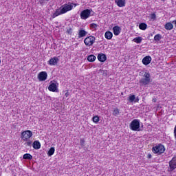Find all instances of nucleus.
Masks as SVG:
<instances>
[{
	"instance_id": "obj_1",
	"label": "nucleus",
	"mask_w": 176,
	"mask_h": 176,
	"mask_svg": "<svg viewBox=\"0 0 176 176\" xmlns=\"http://www.w3.org/2000/svg\"><path fill=\"white\" fill-rule=\"evenodd\" d=\"M74 6L72 5H64L63 6L60 7L59 9H57L56 12L52 14V19H56L60 14H64L69 10H72Z\"/></svg>"
},
{
	"instance_id": "obj_2",
	"label": "nucleus",
	"mask_w": 176,
	"mask_h": 176,
	"mask_svg": "<svg viewBox=\"0 0 176 176\" xmlns=\"http://www.w3.org/2000/svg\"><path fill=\"white\" fill-rule=\"evenodd\" d=\"M152 79H151V74L149 72H145L143 77L140 80L139 83L140 86L146 87L151 85Z\"/></svg>"
},
{
	"instance_id": "obj_3",
	"label": "nucleus",
	"mask_w": 176,
	"mask_h": 176,
	"mask_svg": "<svg viewBox=\"0 0 176 176\" xmlns=\"http://www.w3.org/2000/svg\"><path fill=\"white\" fill-rule=\"evenodd\" d=\"M165 151L166 148H164V146L162 144H158L152 148V151L153 153H157V155H162V153H164Z\"/></svg>"
},
{
	"instance_id": "obj_4",
	"label": "nucleus",
	"mask_w": 176,
	"mask_h": 176,
	"mask_svg": "<svg viewBox=\"0 0 176 176\" xmlns=\"http://www.w3.org/2000/svg\"><path fill=\"white\" fill-rule=\"evenodd\" d=\"M129 126L133 131H141V129H140V120L138 119L132 120Z\"/></svg>"
},
{
	"instance_id": "obj_5",
	"label": "nucleus",
	"mask_w": 176,
	"mask_h": 176,
	"mask_svg": "<svg viewBox=\"0 0 176 176\" xmlns=\"http://www.w3.org/2000/svg\"><path fill=\"white\" fill-rule=\"evenodd\" d=\"M91 12H93V10L91 9H86L82 10L80 14V19H82V20H87V19L91 16Z\"/></svg>"
},
{
	"instance_id": "obj_6",
	"label": "nucleus",
	"mask_w": 176,
	"mask_h": 176,
	"mask_svg": "<svg viewBox=\"0 0 176 176\" xmlns=\"http://www.w3.org/2000/svg\"><path fill=\"white\" fill-rule=\"evenodd\" d=\"M31 137H32V131L30 130L23 131L21 134V140L25 142L28 141V140L31 138Z\"/></svg>"
},
{
	"instance_id": "obj_7",
	"label": "nucleus",
	"mask_w": 176,
	"mask_h": 176,
	"mask_svg": "<svg viewBox=\"0 0 176 176\" xmlns=\"http://www.w3.org/2000/svg\"><path fill=\"white\" fill-rule=\"evenodd\" d=\"M58 83L54 80V82L51 81L48 90L50 91H52L53 93H58Z\"/></svg>"
},
{
	"instance_id": "obj_8",
	"label": "nucleus",
	"mask_w": 176,
	"mask_h": 176,
	"mask_svg": "<svg viewBox=\"0 0 176 176\" xmlns=\"http://www.w3.org/2000/svg\"><path fill=\"white\" fill-rule=\"evenodd\" d=\"M94 42H96V37L93 36H87L84 40V43L86 46H92V45L94 44Z\"/></svg>"
},
{
	"instance_id": "obj_9",
	"label": "nucleus",
	"mask_w": 176,
	"mask_h": 176,
	"mask_svg": "<svg viewBox=\"0 0 176 176\" xmlns=\"http://www.w3.org/2000/svg\"><path fill=\"white\" fill-rule=\"evenodd\" d=\"M37 78L40 82H43L47 79V73L46 72H41L38 74Z\"/></svg>"
},
{
	"instance_id": "obj_10",
	"label": "nucleus",
	"mask_w": 176,
	"mask_h": 176,
	"mask_svg": "<svg viewBox=\"0 0 176 176\" xmlns=\"http://www.w3.org/2000/svg\"><path fill=\"white\" fill-rule=\"evenodd\" d=\"M176 168V157H174L170 162H169V170L168 171H174Z\"/></svg>"
},
{
	"instance_id": "obj_11",
	"label": "nucleus",
	"mask_w": 176,
	"mask_h": 176,
	"mask_svg": "<svg viewBox=\"0 0 176 176\" xmlns=\"http://www.w3.org/2000/svg\"><path fill=\"white\" fill-rule=\"evenodd\" d=\"M59 61H60V59L58 58V57L55 56V57L51 58L47 63L49 65H57Z\"/></svg>"
},
{
	"instance_id": "obj_12",
	"label": "nucleus",
	"mask_w": 176,
	"mask_h": 176,
	"mask_svg": "<svg viewBox=\"0 0 176 176\" xmlns=\"http://www.w3.org/2000/svg\"><path fill=\"white\" fill-rule=\"evenodd\" d=\"M151 61H152V57L150 56H146L142 59L144 65H149V64H151Z\"/></svg>"
},
{
	"instance_id": "obj_13",
	"label": "nucleus",
	"mask_w": 176,
	"mask_h": 176,
	"mask_svg": "<svg viewBox=\"0 0 176 176\" xmlns=\"http://www.w3.org/2000/svg\"><path fill=\"white\" fill-rule=\"evenodd\" d=\"M121 31H122V28H120V27H119L118 25H116L113 28V32L116 36L119 35Z\"/></svg>"
},
{
	"instance_id": "obj_14",
	"label": "nucleus",
	"mask_w": 176,
	"mask_h": 176,
	"mask_svg": "<svg viewBox=\"0 0 176 176\" xmlns=\"http://www.w3.org/2000/svg\"><path fill=\"white\" fill-rule=\"evenodd\" d=\"M98 60L100 61V63H104L107 60V55L105 54H99L98 55Z\"/></svg>"
},
{
	"instance_id": "obj_15",
	"label": "nucleus",
	"mask_w": 176,
	"mask_h": 176,
	"mask_svg": "<svg viewBox=\"0 0 176 176\" xmlns=\"http://www.w3.org/2000/svg\"><path fill=\"white\" fill-rule=\"evenodd\" d=\"M116 3H117L119 8H123L126 6V0H116Z\"/></svg>"
},
{
	"instance_id": "obj_16",
	"label": "nucleus",
	"mask_w": 176,
	"mask_h": 176,
	"mask_svg": "<svg viewBox=\"0 0 176 176\" xmlns=\"http://www.w3.org/2000/svg\"><path fill=\"white\" fill-rule=\"evenodd\" d=\"M165 30H167V31H171L174 28V25L170 22H168L164 25Z\"/></svg>"
},
{
	"instance_id": "obj_17",
	"label": "nucleus",
	"mask_w": 176,
	"mask_h": 176,
	"mask_svg": "<svg viewBox=\"0 0 176 176\" xmlns=\"http://www.w3.org/2000/svg\"><path fill=\"white\" fill-rule=\"evenodd\" d=\"M87 35V32H86L85 30L80 29L78 30V38H83Z\"/></svg>"
},
{
	"instance_id": "obj_18",
	"label": "nucleus",
	"mask_w": 176,
	"mask_h": 176,
	"mask_svg": "<svg viewBox=\"0 0 176 176\" xmlns=\"http://www.w3.org/2000/svg\"><path fill=\"white\" fill-rule=\"evenodd\" d=\"M34 149H41V142L39 141H34L32 144Z\"/></svg>"
},
{
	"instance_id": "obj_19",
	"label": "nucleus",
	"mask_w": 176,
	"mask_h": 176,
	"mask_svg": "<svg viewBox=\"0 0 176 176\" xmlns=\"http://www.w3.org/2000/svg\"><path fill=\"white\" fill-rule=\"evenodd\" d=\"M104 36H105L106 39H109V40L112 39V37L113 36V34H112L111 32L108 31V32H105Z\"/></svg>"
},
{
	"instance_id": "obj_20",
	"label": "nucleus",
	"mask_w": 176,
	"mask_h": 176,
	"mask_svg": "<svg viewBox=\"0 0 176 176\" xmlns=\"http://www.w3.org/2000/svg\"><path fill=\"white\" fill-rule=\"evenodd\" d=\"M147 27H148V25H146V23H141L139 25L140 30H142V31H145V30H146Z\"/></svg>"
},
{
	"instance_id": "obj_21",
	"label": "nucleus",
	"mask_w": 176,
	"mask_h": 176,
	"mask_svg": "<svg viewBox=\"0 0 176 176\" xmlns=\"http://www.w3.org/2000/svg\"><path fill=\"white\" fill-rule=\"evenodd\" d=\"M23 158L25 159V160H32V155L30 153H26L23 155Z\"/></svg>"
},
{
	"instance_id": "obj_22",
	"label": "nucleus",
	"mask_w": 176,
	"mask_h": 176,
	"mask_svg": "<svg viewBox=\"0 0 176 176\" xmlns=\"http://www.w3.org/2000/svg\"><path fill=\"white\" fill-rule=\"evenodd\" d=\"M55 151L56 149L54 148V147H51L47 153L48 156H53V155H54Z\"/></svg>"
},
{
	"instance_id": "obj_23",
	"label": "nucleus",
	"mask_w": 176,
	"mask_h": 176,
	"mask_svg": "<svg viewBox=\"0 0 176 176\" xmlns=\"http://www.w3.org/2000/svg\"><path fill=\"white\" fill-rule=\"evenodd\" d=\"M87 60L90 63H93V62L96 61V56H94V55H89L87 57Z\"/></svg>"
},
{
	"instance_id": "obj_24",
	"label": "nucleus",
	"mask_w": 176,
	"mask_h": 176,
	"mask_svg": "<svg viewBox=\"0 0 176 176\" xmlns=\"http://www.w3.org/2000/svg\"><path fill=\"white\" fill-rule=\"evenodd\" d=\"M135 100V95L131 94L128 98V100L129 101V102H134Z\"/></svg>"
},
{
	"instance_id": "obj_25",
	"label": "nucleus",
	"mask_w": 176,
	"mask_h": 176,
	"mask_svg": "<svg viewBox=\"0 0 176 176\" xmlns=\"http://www.w3.org/2000/svg\"><path fill=\"white\" fill-rule=\"evenodd\" d=\"M162 39V34H157L154 36V41L159 42Z\"/></svg>"
},
{
	"instance_id": "obj_26",
	"label": "nucleus",
	"mask_w": 176,
	"mask_h": 176,
	"mask_svg": "<svg viewBox=\"0 0 176 176\" xmlns=\"http://www.w3.org/2000/svg\"><path fill=\"white\" fill-rule=\"evenodd\" d=\"M134 42H135V43H141L142 42V37L141 36H138L136 37L133 39Z\"/></svg>"
},
{
	"instance_id": "obj_27",
	"label": "nucleus",
	"mask_w": 176,
	"mask_h": 176,
	"mask_svg": "<svg viewBox=\"0 0 176 176\" xmlns=\"http://www.w3.org/2000/svg\"><path fill=\"white\" fill-rule=\"evenodd\" d=\"M94 123H98L100 122V117L98 116H95L92 118Z\"/></svg>"
},
{
	"instance_id": "obj_28",
	"label": "nucleus",
	"mask_w": 176,
	"mask_h": 176,
	"mask_svg": "<svg viewBox=\"0 0 176 176\" xmlns=\"http://www.w3.org/2000/svg\"><path fill=\"white\" fill-rule=\"evenodd\" d=\"M50 0H39L38 3L41 5V6H43L45 4L47 3Z\"/></svg>"
},
{
	"instance_id": "obj_29",
	"label": "nucleus",
	"mask_w": 176,
	"mask_h": 176,
	"mask_svg": "<svg viewBox=\"0 0 176 176\" xmlns=\"http://www.w3.org/2000/svg\"><path fill=\"white\" fill-rule=\"evenodd\" d=\"M120 111H119V109H115L113 111V116H118V115H119L120 113Z\"/></svg>"
},
{
	"instance_id": "obj_30",
	"label": "nucleus",
	"mask_w": 176,
	"mask_h": 176,
	"mask_svg": "<svg viewBox=\"0 0 176 176\" xmlns=\"http://www.w3.org/2000/svg\"><path fill=\"white\" fill-rule=\"evenodd\" d=\"M90 27L91 28H92V30H97V28L98 27V25L93 23L90 24Z\"/></svg>"
},
{
	"instance_id": "obj_31",
	"label": "nucleus",
	"mask_w": 176,
	"mask_h": 176,
	"mask_svg": "<svg viewBox=\"0 0 176 176\" xmlns=\"http://www.w3.org/2000/svg\"><path fill=\"white\" fill-rule=\"evenodd\" d=\"M25 145L26 146H31L32 145V142L31 140H28L25 143Z\"/></svg>"
},
{
	"instance_id": "obj_32",
	"label": "nucleus",
	"mask_w": 176,
	"mask_h": 176,
	"mask_svg": "<svg viewBox=\"0 0 176 176\" xmlns=\"http://www.w3.org/2000/svg\"><path fill=\"white\" fill-rule=\"evenodd\" d=\"M150 19L151 20H156V14L155 13L151 14L150 16Z\"/></svg>"
},
{
	"instance_id": "obj_33",
	"label": "nucleus",
	"mask_w": 176,
	"mask_h": 176,
	"mask_svg": "<svg viewBox=\"0 0 176 176\" xmlns=\"http://www.w3.org/2000/svg\"><path fill=\"white\" fill-rule=\"evenodd\" d=\"M85 139H80V145H81V146H85Z\"/></svg>"
},
{
	"instance_id": "obj_34",
	"label": "nucleus",
	"mask_w": 176,
	"mask_h": 176,
	"mask_svg": "<svg viewBox=\"0 0 176 176\" xmlns=\"http://www.w3.org/2000/svg\"><path fill=\"white\" fill-rule=\"evenodd\" d=\"M67 32L69 34V35H72V28L67 29Z\"/></svg>"
},
{
	"instance_id": "obj_35",
	"label": "nucleus",
	"mask_w": 176,
	"mask_h": 176,
	"mask_svg": "<svg viewBox=\"0 0 176 176\" xmlns=\"http://www.w3.org/2000/svg\"><path fill=\"white\" fill-rule=\"evenodd\" d=\"M147 159H152V155L151 153L148 154Z\"/></svg>"
},
{
	"instance_id": "obj_36",
	"label": "nucleus",
	"mask_w": 176,
	"mask_h": 176,
	"mask_svg": "<svg viewBox=\"0 0 176 176\" xmlns=\"http://www.w3.org/2000/svg\"><path fill=\"white\" fill-rule=\"evenodd\" d=\"M138 101H140V98H138V97L135 98L134 102H138Z\"/></svg>"
},
{
	"instance_id": "obj_37",
	"label": "nucleus",
	"mask_w": 176,
	"mask_h": 176,
	"mask_svg": "<svg viewBox=\"0 0 176 176\" xmlns=\"http://www.w3.org/2000/svg\"><path fill=\"white\" fill-rule=\"evenodd\" d=\"M152 101H153V102H156V101H157L156 98H154L152 100Z\"/></svg>"
},
{
	"instance_id": "obj_38",
	"label": "nucleus",
	"mask_w": 176,
	"mask_h": 176,
	"mask_svg": "<svg viewBox=\"0 0 176 176\" xmlns=\"http://www.w3.org/2000/svg\"><path fill=\"white\" fill-rule=\"evenodd\" d=\"M65 97H68V96H69V94L68 92L65 93Z\"/></svg>"
},
{
	"instance_id": "obj_39",
	"label": "nucleus",
	"mask_w": 176,
	"mask_h": 176,
	"mask_svg": "<svg viewBox=\"0 0 176 176\" xmlns=\"http://www.w3.org/2000/svg\"><path fill=\"white\" fill-rule=\"evenodd\" d=\"M65 5H67V4H65ZM68 5H72H72H74V3H72V4H68Z\"/></svg>"
},
{
	"instance_id": "obj_40",
	"label": "nucleus",
	"mask_w": 176,
	"mask_h": 176,
	"mask_svg": "<svg viewBox=\"0 0 176 176\" xmlns=\"http://www.w3.org/2000/svg\"><path fill=\"white\" fill-rule=\"evenodd\" d=\"M74 6H77V4H76V3H74Z\"/></svg>"
}]
</instances>
